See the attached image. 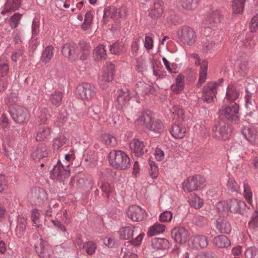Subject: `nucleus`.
I'll return each instance as SVG.
<instances>
[{
    "mask_svg": "<svg viewBox=\"0 0 258 258\" xmlns=\"http://www.w3.org/2000/svg\"><path fill=\"white\" fill-rule=\"evenodd\" d=\"M80 51L78 52V57L81 60L84 61L86 60L90 55L91 51V47L89 43L81 40L79 41Z\"/></svg>",
    "mask_w": 258,
    "mask_h": 258,
    "instance_id": "23",
    "label": "nucleus"
},
{
    "mask_svg": "<svg viewBox=\"0 0 258 258\" xmlns=\"http://www.w3.org/2000/svg\"><path fill=\"white\" fill-rule=\"evenodd\" d=\"M178 39L183 44L191 46L196 42L197 35L194 30L188 27L183 26L177 31Z\"/></svg>",
    "mask_w": 258,
    "mask_h": 258,
    "instance_id": "4",
    "label": "nucleus"
},
{
    "mask_svg": "<svg viewBox=\"0 0 258 258\" xmlns=\"http://www.w3.org/2000/svg\"><path fill=\"white\" fill-rule=\"evenodd\" d=\"M169 245V241L165 238H156L152 240V246L156 249H166Z\"/></svg>",
    "mask_w": 258,
    "mask_h": 258,
    "instance_id": "32",
    "label": "nucleus"
},
{
    "mask_svg": "<svg viewBox=\"0 0 258 258\" xmlns=\"http://www.w3.org/2000/svg\"><path fill=\"white\" fill-rule=\"evenodd\" d=\"M217 83L209 82L204 87L203 99L204 101L212 102L217 93Z\"/></svg>",
    "mask_w": 258,
    "mask_h": 258,
    "instance_id": "12",
    "label": "nucleus"
},
{
    "mask_svg": "<svg viewBox=\"0 0 258 258\" xmlns=\"http://www.w3.org/2000/svg\"><path fill=\"white\" fill-rule=\"evenodd\" d=\"M163 3L160 0H157L151 10L150 15L153 18H159L163 12Z\"/></svg>",
    "mask_w": 258,
    "mask_h": 258,
    "instance_id": "27",
    "label": "nucleus"
},
{
    "mask_svg": "<svg viewBox=\"0 0 258 258\" xmlns=\"http://www.w3.org/2000/svg\"><path fill=\"white\" fill-rule=\"evenodd\" d=\"M192 246L196 248H204L208 245L207 238L205 235H196L191 238Z\"/></svg>",
    "mask_w": 258,
    "mask_h": 258,
    "instance_id": "25",
    "label": "nucleus"
},
{
    "mask_svg": "<svg viewBox=\"0 0 258 258\" xmlns=\"http://www.w3.org/2000/svg\"><path fill=\"white\" fill-rule=\"evenodd\" d=\"M162 60L166 70L170 73H176L177 65L174 63H171L165 57L162 58Z\"/></svg>",
    "mask_w": 258,
    "mask_h": 258,
    "instance_id": "58",
    "label": "nucleus"
},
{
    "mask_svg": "<svg viewBox=\"0 0 258 258\" xmlns=\"http://www.w3.org/2000/svg\"><path fill=\"white\" fill-rule=\"evenodd\" d=\"M129 146L132 153L137 157L142 156L147 151L144 142L137 139L132 140Z\"/></svg>",
    "mask_w": 258,
    "mask_h": 258,
    "instance_id": "15",
    "label": "nucleus"
},
{
    "mask_svg": "<svg viewBox=\"0 0 258 258\" xmlns=\"http://www.w3.org/2000/svg\"><path fill=\"white\" fill-rule=\"evenodd\" d=\"M220 116H225L228 120L236 123L239 120V106L236 103L232 104L231 106H226L219 110Z\"/></svg>",
    "mask_w": 258,
    "mask_h": 258,
    "instance_id": "5",
    "label": "nucleus"
},
{
    "mask_svg": "<svg viewBox=\"0 0 258 258\" xmlns=\"http://www.w3.org/2000/svg\"><path fill=\"white\" fill-rule=\"evenodd\" d=\"M14 121L22 123L28 120L29 113L28 110L22 106H17L13 112H11Z\"/></svg>",
    "mask_w": 258,
    "mask_h": 258,
    "instance_id": "17",
    "label": "nucleus"
},
{
    "mask_svg": "<svg viewBox=\"0 0 258 258\" xmlns=\"http://www.w3.org/2000/svg\"><path fill=\"white\" fill-rule=\"evenodd\" d=\"M208 64V62L206 60H203L202 62V66L199 72V80L197 84V86L199 87H200L205 82L207 79Z\"/></svg>",
    "mask_w": 258,
    "mask_h": 258,
    "instance_id": "29",
    "label": "nucleus"
},
{
    "mask_svg": "<svg viewBox=\"0 0 258 258\" xmlns=\"http://www.w3.org/2000/svg\"><path fill=\"white\" fill-rule=\"evenodd\" d=\"M21 2L22 0H8L6 4L5 10L2 11V13L4 14L12 10L18 9L21 4Z\"/></svg>",
    "mask_w": 258,
    "mask_h": 258,
    "instance_id": "38",
    "label": "nucleus"
},
{
    "mask_svg": "<svg viewBox=\"0 0 258 258\" xmlns=\"http://www.w3.org/2000/svg\"><path fill=\"white\" fill-rule=\"evenodd\" d=\"M185 131L186 129L183 126L174 124L172 126L170 133L174 138L181 139L184 137Z\"/></svg>",
    "mask_w": 258,
    "mask_h": 258,
    "instance_id": "35",
    "label": "nucleus"
},
{
    "mask_svg": "<svg viewBox=\"0 0 258 258\" xmlns=\"http://www.w3.org/2000/svg\"><path fill=\"white\" fill-rule=\"evenodd\" d=\"M154 115L152 112L149 110L142 112L138 114V118L136 120L137 124L144 126L146 128L148 124L152 120Z\"/></svg>",
    "mask_w": 258,
    "mask_h": 258,
    "instance_id": "20",
    "label": "nucleus"
},
{
    "mask_svg": "<svg viewBox=\"0 0 258 258\" xmlns=\"http://www.w3.org/2000/svg\"><path fill=\"white\" fill-rule=\"evenodd\" d=\"M62 94L60 91H55L51 94L50 101L53 105L59 106L61 103Z\"/></svg>",
    "mask_w": 258,
    "mask_h": 258,
    "instance_id": "52",
    "label": "nucleus"
},
{
    "mask_svg": "<svg viewBox=\"0 0 258 258\" xmlns=\"http://www.w3.org/2000/svg\"><path fill=\"white\" fill-rule=\"evenodd\" d=\"M231 130L229 125L224 121L215 123L213 129V136L218 140H226L230 135Z\"/></svg>",
    "mask_w": 258,
    "mask_h": 258,
    "instance_id": "7",
    "label": "nucleus"
},
{
    "mask_svg": "<svg viewBox=\"0 0 258 258\" xmlns=\"http://www.w3.org/2000/svg\"><path fill=\"white\" fill-rule=\"evenodd\" d=\"M48 155L47 147L43 145L40 144L32 152V158L36 161H39L42 158L46 157Z\"/></svg>",
    "mask_w": 258,
    "mask_h": 258,
    "instance_id": "24",
    "label": "nucleus"
},
{
    "mask_svg": "<svg viewBox=\"0 0 258 258\" xmlns=\"http://www.w3.org/2000/svg\"><path fill=\"white\" fill-rule=\"evenodd\" d=\"M76 48L77 45L75 43H66L62 47V53L65 57L72 61H74L78 58Z\"/></svg>",
    "mask_w": 258,
    "mask_h": 258,
    "instance_id": "16",
    "label": "nucleus"
},
{
    "mask_svg": "<svg viewBox=\"0 0 258 258\" xmlns=\"http://www.w3.org/2000/svg\"><path fill=\"white\" fill-rule=\"evenodd\" d=\"M205 179L200 175L189 177L183 181L182 188L188 192L201 189L205 186Z\"/></svg>",
    "mask_w": 258,
    "mask_h": 258,
    "instance_id": "3",
    "label": "nucleus"
},
{
    "mask_svg": "<svg viewBox=\"0 0 258 258\" xmlns=\"http://www.w3.org/2000/svg\"><path fill=\"white\" fill-rule=\"evenodd\" d=\"M250 227L251 228H255L258 226V212L255 211L252 214L251 220L248 223Z\"/></svg>",
    "mask_w": 258,
    "mask_h": 258,
    "instance_id": "64",
    "label": "nucleus"
},
{
    "mask_svg": "<svg viewBox=\"0 0 258 258\" xmlns=\"http://www.w3.org/2000/svg\"><path fill=\"white\" fill-rule=\"evenodd\" d=\"M150 165V174L151 177L153 179L157 178L158 176L159 170L157 164L152 161H149Z\"/></svg>",
    "mask_w": 258,
    "mask_h": 258,
    "instance_id": "57",
    "label": "nucleus"
},
{
    "mask_svg": "<svg viewBox=\"0 0 258 258\" xmlns=\"http://www.w3.org/2000/svg\"><path fill=\"white\" fill-rule=\"evenodd\" d=\"M117 9L113 7H109L105 8L104 10L103 20L107 21L108 18H114L116 16Z\"/></svg>",
    "mask_w": 258,
    "mask_h": 258,
    "instance_id": "48",
    "label": "nucleus"
},
{
    "mask_svg": "<svg viewBox=\"0 0 258 258\" xmlns=\"http://www.w3.org/2000/svg\"><path fill=\"white\" fill-rule=\"evenodd\" d=\"M245 207V202L236 199L230 200L227 202H219L217 205V209L220 212L228 211L229 210L231 212L236 213H241Z\"/></svg>",
    "mask_w": 258,
    "mask_h": 258,
    "instance_id": "2",
    "label": "nucleus"
},
{
    "mask_svg": "<svg viewBox=\"0 0 258 258\" xmlns=\"http://www.w3.org/2000/svg\"><path fill=\"white\" fill-rule=\"evenodd\" d=\"M94 57L97 60H102L105 59L106 57V52L104 46L102 44L98 45L93 50Z\"/></svg>",
    "mask_w": 258,
    "mask_h": 258,
    "instance_id": "39",
    "label": "nucleus"
},
{
    "mask_svg": "<svg viewBox=\"0 0 258 258\" xmlns=\"http://www.w3.org/2000/svg\"><path fill=\"white\" fill-rule=\"evenodd\" d=\"M130 98V93L128 91L120 93L116 99L117 108L120 109L125 106Z\"/></svg>",
    "mask_w": 258,
    "mask_h": 258,
    "instance_id": "33",
    "label": "nucleus"
},
{
    "mask_svg": "<svg viewBox=\"0 0 258 258\" xmlns=\"http://www.w3.org/2000/svg\"><path fill=\"white\" fill-rule=\"evenodd\" d=\"M134 227L133 225H129L120 228L118 233L119 237L121 239L128 240L133 236Z\"/></svg>",
    "mask_w": 258,
    "mask_h": 258,
    "instance_id": "28",
    "label": "nucleus"
},
{
    "mask_svg": "<svg viewBox=\"0 0 258 258\" xmlns=\"http://www.w3.org/2000/svg\"><path fill=\"white\" fill-rule=\"evenodd\" d=\"M171 235L176 243L180 244L185 243L189 236L187 230L182 227H177L173 229Z\"/></svg>",
    "mask_w": 258,
    "mask_h": 258,
    "instance_id": "11",
    "label": "nucleus"
},
{
    "mask_svg": "<svg viewBox=\"0 0 258 258\" xmlns=\"http://www.w3.org/2000/svg\"><path fill=\"white\" fill-rule=\"evenodd\" d=\"M184 77L180 75L177 76L175 84L171 86L172 91L176 94L179 93L184 89Z\"/></svg>",
    "mask_w": 258,
    "mask_h": 258,
    "instance_id": "34",
    "label": "nucleus"
},
{
    "mask_svg": "<svg viewBox=\"0 0 258 258\" xmlns=\"http://www.w3.org/2000/svg\"><path fill=\"white\" fill-rule=\"evenodd\" d=\"M38 255L42 258H51L52 249L45 241H42L39 246L35 247Z\"/></svg>",
    "mask_w": 258,
    "mask_h": 258,
    "instance_id": "22",
    "label": "nucleus"
},
{
    "mask_svg": "<svg viewBox=\"0 0 258 258\" xmlns=\"http://www.w3.org/2000/svg\"><path fill=\"white\" fill-rule=\"evenodd\" d=\"M77 93L82 100H88L94 97L96 94L95 88L92 84L88 83L79 85L77 89Z\"/></svg>",
    "mask_w": 258,
    "mask_h": 258,
    "instance_id": "8",
    "label": "nucleus"
},
{
    "mask_svg": "<svg viewBox=\"0 0 258 258\" xmlns=\"http://www.w3.org/2000/svg\"><path fill=\"white\" fill-rule=\"evenodd\" d=\"M243 188H244V197L245 200L247 201V203L250 204H251L252 194L250 187L247 182H244Z\"/></svg>",
    "mask_w": 258,
    "mask_h": 258,
    "instance_id": "55",
    "label": "nucleus"
},
{
    "mask_svg": "<svg viewBox=\"0 0 258 258\" xmlns=\"http://www.w3.org/2000/svg\"><path fill=\"white\" fill-rule=\"evenodd\" d=\"M241 133L249 143L258 147V132L254 127L244 126L241 129Z\"/></svg>",
    "mask_w": 258,
    "mask_h": 258,
    "instance_id": "14",
    "label": "nucleus"
},
{
    "mask_svg": "<svg viewBox=\"0 0 258 258\" xmlns=\"http://www.w3.org/2000/svg\"><path fill=\"white\" fill-rule=\"evenodd\" d=\"M93 15L91 11H87L85 15L84 22L82 25V28L86 30L88 29L92 22Z\"/></svg>",
    "mask_w": 258,
    "mask_h": 258,
    "instance_id": "49",
    "label": "nucleus"
},
{
    "mask_svg": "<svg viewBox=\"0 0 258 258\" xmlns=\"http://www.w3.org/2000/svg\"><path fill=\"white\" fill-rule=\"evenodd\" d=\"M146 129L155 134H160L164 131V125L162 120L154 116Z\"/></svg>",
    "mask_w": 258,
    "mask_h": 258,
    "instance_id": "18",
    "label": "nucleus"
},
{
    "mask_svg": "<svg viewBox=\"0 0 258 258\" xmlns=\"http://www.w3.org/2000/svg\"><path fill=\"white\" fill-rule=\"evenodd\" d=\"M198 3V0H182L181 6L185 10L190 11L197 8Z\"/></svg>",
    "mask_w": 258,
    "mask_h": 258,
    "instance_id": "46",
    "label": "nucleus"
},
{
    "mask_svg": "<svg viewBox=\"0 0 258 258\" xmlns=\"http://www.w3.org/2000/svg\"><path fill=\"white\" fill-rule=\"evenodd\" d=\"M100 188L103 195L109 198L110 194L113 191V188L107 182L104 181L101 183Z\"/></svg>",
    "mask_w": 258,
    "mask_h": 258,
    "instance_id": "53",
    "label": "nucleus"
},
{
    "mask_svg": "<svg viewBox=\"0 0 258 258\" xmlns=\"http://www.w3.org/2000/svg\"><path fill=\"white\" fill-rule=\"evenodd\" d=\"M200 46L204 53H213L217 49L216 43L211 39L208 38L201 39Z\"/></svg>",
    "mask_w": 258,
    "mask_h": 258,
    "instance_id": "19",
    "label": "nucleus"
},
{
    "mask_svg": "<svg viewBox=\"0 0 258 258\" xmlns=\"http://www.w3.org/2000/svg\"><path fill=\"white\" fill-rule=\"evenodd\" d=\"M110 165L114 168L125 170L130 166V159L128 155L121 150H113L108 155Z\"/></svg>",
    "mask_w": 258,
    "mask_h": 258,
    "instance_id": "1",
    "label": "nucleus"
},
{
    "mask_svg": "<svg viewBox=\"0 0 258 258\" xmlns=\"http://www.w3.org/2000/svg\"><path fill=\"white\" fill-rule=\"evenodd\" d=\"M172 213L170 211H165L159 216V220L161 222H170L172 218Z\"/></svg>",
    "mask_w": 258,
    "mask_h": 258,
    "instance_id": "59",
    "label": "nucleus"
},
{
    "mask_svg": "<svg viewBox=\"0 0 258 258\" xmlns=\"http://www.w3.org/2000/svg\"><path fill=\"white\" fill-rule=\"evenodd\" d=\"M102 110V104L100 102H97L94 103L91 107L89 108L90 113H93L94 114H99Z\"/></svg>",
    "mask_w": 258,
    "mask_h": 258,
    "instance_id": "60",
    "label": "nucleus"
},
{
    "mask_svg": "<svg viewBox=\"0 0 258 258\" xmlns=\"http://www.w3.org/2000/svg\"><path fill=\"white\" fill-rule=\"evenodd\" d=\"M189 203L191 207H193L197 209H199L203 206L204 202L202 199L195 195L191 197Z\"/></svg>",
    "mask_w": 258,
    "mask_h": 258,
    "instance_id": "50",
    "label": "nucleus"
},
{
    "mask_svg": "<svg viewBox=\"0 0 258 258\" xmlns=\"http://www.w3.org/2000/svg\"><path fill=\"white\" fill-rule=\"evenodd\" d=\"M216 227L220 233L228 234L231 230V226L225 219L220 217L216 221Z\"/></svg>",
    "mask_w": 258,
    "mask_h": 258,
    "instance_id": "26",
    "label": "nucleus"
},
{
    "mask_svg": "<svg viewBox=\"0 0 258 258\" xmlns=\"http://www.w3.org/2000/svg\"><path fill=\"white\" fill-rule=\"evenodd\" d=\"M246 0H234L232 2V11L235 14H241L244 10Z\"/></svg>",
    "mask_w": 258,
    "mask_h": 258,
    "instance_id": "40",
    "label": "nucleus"
},
{
    "mask_svg": "<svg viewBox=\"0 0 258 258\" xmlns=\"http://www.w3.org/2000/svg\"><path fill=\"white\" fill-rule=\"evenodd\" d=\"M140 42V38H134L131 44V51L134 56L137 55L138 51L139 48V43Z\"/></svg>",
    "mask_w": 258,
    "mask_h": 258,
    "instance_id": "62",
    "label": "nucleus"
},
{
    "mask_svg": "<svg viewBox=\"0 0 258 258\" xmlns=\"http://www.w3.org/2000/svg\"><path fill=\"white\" fill-rule=\"evenodd\" d=\"M239 94V91L236 88L235 86L232 84H229L227 88L226 96L224 101L232 103L238 98Z\"/></svg>",
    "mask_w": 258,
    "mask_h": 258,
    "instance_id": "21",
    "label": "nucleus"
},
{
    "mask_svg": "<svg viewBox=\"0 0 258 258\" xmlns=\"http://www.w3.org/2000/svg\"><path fill=\"white\" fill-rule=\"evenodd\" d=\"M47 112L45 108H38L34 110L35 117L40 123H43L46 121Z\"/></svg>",
    "mask_w": 258,
    "mask_h": 258,
    "instance_id": "42",
    "label": "nucleus"
},
{
    "mask_svg": "<svg viewBox=\"0 0 258 258\" xmlns=\"http://www.w3.org/2000/svg\"><path fill=\"white\" fill-rule=\"evenodd\" d=\"M164 224L156 222L149 228L147 235L148 236H153L163 233L165 230Z\"/></svg>",
    "mask_w": 258,
    "mask_h": 258,
    "instance_id": "31",
    "label": "nucleus"
},
{
    "mask_svg": "<svg viewBox=\"0 0 258 258\" xmlns=\"http://www.w3.org/2000/svg\"><path fill=\"white\" fill-rule=\"evenodd\" d=\"M50 135V130L48 127H40L36 135V139L37 141H43L48 138Z\"/></svg>",
    "mask_w": 258,
    "mask_h": 258,
    "instance_id": "44",
    "label": "nucleus"
},
{
    "mask_svg": "<svg viewBox=\"0 0 258 258\" xmlns=\"http://www.w3.org/2000/svg\"><path fill=\"white\" fill-rule=\"evenodd\" d=\"M97 249V244L93 241L85 242L83 245V249L89 255H93Z\"/></svg>",
    "mask_w": 258,
    "mask_h": 258,
    "instance_id": "43",
    "label": "nucleus"
},
{
    "mask_svg": "<svg viewBox=\"0 0 258 258\" xmlns=\"http://www.w3.org/2000/svg\"><path fill=\"white\" fill-rule=\"evenodd\" d=\"M102 141L107 146L115 147L117 144L116 138L110 134H105L101 137Z\"/></svg>",
    "mask_w": 258,
    "mask_h": 258,
    "instance_id": "41",
    "label": "nucleus"
},
{
    "mask_svg": "<svg viewBox=\"0 0 258 258\" xmlns=\"http://www.w3.org/2000/svg\"><path fill=\"white\" fill-rule=\"evenodd\" d=\"M70 174L69 165L64 166L58 161L50 172V178L60 182L63 179L68 178Z\"/></svg>",
    "mask_w": 258,
    "mask_h": 258,
    "instance_id": "6",
    "label": "nucleus"
},
{
    "mask_svg": "<svg viewBox=\"0 0 258 258\" xmlns=\"http://www.w3.org/2000/svg\"><path fill=\"white\" fill-rule=\"evenodd\" d=\"M114 66L111 62H107L103 68V74L99 79V83L103 87L106 83L112 81L114 76Z\"/></svg>",
    "mask_w": 258,
    "mask_h": 258,
    "instance_id": "10",
    "label": "nucleus"
},
{
    "mask_svg": "<svg viewBox=\"0 0 258 258\" xmlns=\"http://www.w3.org/2000/svg\"><path fill=\"white\" fill-rule=\"evenodd\" d=\"M126 214L128 218L135 222L142 221L146 216L145 210L137 205L130 206Z\"/></svg>",
    "mask_w": 258,
    "mask_h": 258,
    "instance_id": "9",
    "label": "nucleus"
},
{
    "mask_svg": "<svg viewBox=\"0 0 258 258\" xmlns=\"http://www.w3.org/2000/svg\"><path fill=\"white\" fill-rule=\"evenodd\" d=\"M66 139L63 136L57 138L54 140L53 147L54 150H58L66 144Z\"/></svg>",
    "mask_w": 258,
    "mask_h": 258,
    "instance_id": "63",
    "label": "nucleus"
},
{
    "mask_svg": "<svg viewBox=\"0 0 258 258\" xmlns=\"http://www.w3.org/2000/svg\"><path fill=\"white\" fill-rule=\"evenodd\" d=\"M244 255L245 258H258V248L254 246L247 247Z\"/></svg>",
    "mask_w": 258,
    "mask_h": 258,
    "instance_id": "51",
    "label": "nucleus"
},
{
    "mask_svg": "<svg viewBox=\"0 0 258 258\" xmlns=\"http://www.w3.org/2000/svg\"><path fill=\"white\" fill-rule=\"evenodd\" d=\"M214 244L219 248H226L230 245V241L227 236L221 235L215 237L213 240Z\"/></svg>",
    "mask_w": 258,
    "mask_h": 258,
    "instance_id": "30",
    "label": "nucleus"
},
{
    "mask_svg": "<svg viewBox=\"0 0 258 258\" xmlns=\"http://www.w3.org/2000/svg\"><path fill=\"white\" fill-rule=\"evenodd\" d=\"M22 15L19 13H15L10 20V25L12 29L16 28L19 25L22 18Z\"/></svg>",
    "mask_w": 258,
    "mask_h": 258,
    "instance_id": "56",
    "label": "nucleus"
},
{
    "mask_svg": "<svg viewBox=\"0 0 258 258\" xmlns=\"http://www.w3.org/2000/svg\"><path fill=\"white\" fill-rule=\"evenodd\" d=\"M172 118L173 120H183L184 113L182 108L179 106H174L171 110Z\"/></svg>",
    "mask_w": 258,
    "mask_h": 258,
    "instance_id": "36",
    "label": "nucleus"
},
{
    "mask_svg": "<svg viewBox=\"0 0 258 258\" xmlns=\"http://www.w3.org/2000/svg\"><path fill=\"white\" fill-rule=\"evenodd\" d=\"M248 71V63L246 61H243L239 64L238 70L236 74L244 77L246 76Z\"/></svg>",
    "mask_w": 258,
    "mask_h": 258,
    "instance_id": "54",
    "label": "nucleus"
},
{
    "mask_svg": "<svg viewBox=\"0 0 258 258\" xmlns=\"http://www.w3.org/2000/svg\"><path fill=\"white\" fill-rule=\"evenodd\" d=\"M30 198L35 205L41 206L47 200V196L43 188L34 187L31 189Z\"/></svg>",
    "mask_w": 258,
    "mask_h": 258,
    "instance_id": "13",
    "label": "nucleus"
},
{
    "mask_svg": "<svg viewBox=\"0 0 258 258\" xmlns=\"http://www.w3.org/2000/svg\"><path fill=\"white\" fill-rule=\"evenodd\" d=\"M9 71V66L4 56L0 58V78H7L6 77Z\"/></svg>",
    "mask_w": 258,
    "mask_h": 258,
    "instance_id": "45",
    "label": "nucleus"
},
{
    "mask_svg": "<svg viewBox=\"0 0 258 258\" xmlns=\"http://www.w3.org/2000/svg\"><path fill=\"white\" fill-rule=\"evenodd\" d=\"M227 186L231 192H237L239 189V186L236 181L232 178H229L227 181Z\"/></svg>",
    "mask_w": 258,
    "mask_h": 258,
    "instance_id": "61",
    "label": "nucleus"
},
{
    "mask_svg": "<svg viewBox=\"0 0 258 258\" xmlns=\"http://www.w3.org/2000/svg\"><path fill=\"white\" fill-rule=\"evenodd\" d=\"M221 17L218 11L213 12L209 16L208 21L209 22V27L214 26L220 22Z\"/></svg>",
    "mask_w": 258,
    "mask_h": 258,
    "instance_id": "47",
    "label": "nucleus"
},
{
    "mask_svg": "<svg viewBox=\"0 0 258 258\" xmlns=\"http://www.w3.org/2000/svg\"><path fill=\"white\" fill-rule=\"evenodd\" d=\"M53 46H47L43 51L41 57V61L45 63L49 62L53 56Z\"/></svg>",
    "mask_w": 258,
    "mask_h": 258,
    "instance_id": "37",
    "label": "nucleus"
}]
</instances>
